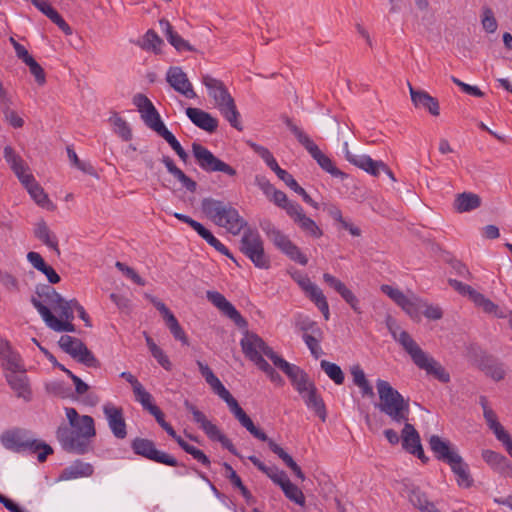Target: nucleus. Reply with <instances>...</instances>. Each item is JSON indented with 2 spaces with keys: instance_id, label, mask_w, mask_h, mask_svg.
Wrapping results in <instances>:
<instances>
[{
  "instance_id": "obj_1",
  "label": "nucleus",
  "mask_w": 512,
  "mask_h": 512,
  "mask_svg": "<svg viewBox=\"0 0 512 512\" xmlns=\"http://www.w3.org/2000/svg\"><path fill=\"white\" fill-rule=\"evenodd\" d=\"M201 208L216 225L226 228L233 235H238L248 225L229 202L208 197L202 200Z\"/></svg>"
},
{
  "instance_id": "obj_2",
  "label": "nucleus",
  "mask_w": 512,
  "mask_h": 512,
  "mask_svg": "<svg viewBox=\"0 0 512 512\" xmlns=\"http://www.w3.org/2000/svg\"><path fill=\"white\" fill-rule=\"evenodd\" d=\"M202 83L208 89L209 96L214 100L215 107L222 116L238 131L243 130L240 121V113L234 98L229 93L225 84L208 74L202 76Z\"/></svg>"
},
{
  "instance_id": "obj_3",
  "label": "nucleus",
  "mask_w": 512,
  "mask_h": 512,
  "mask_svg": "<svg viewBox=\"0 0 512 512\" xmlns=\"http://www.w3.org/2000/svg\"><path fill=\"white\" fill-rule=\"evenodd\" d=\"M197 365L199 367V371L201 375L205 378L206 382L210 385L211 389L215 394H217L221 399H223L229 407L230 412L234 415V417L239 421L241 426L247 429L253 436L264 437L261 433L256 430V426L254 425L251 418L246 414V412L240 407L237 400L231 395V393L225 388L222 382L218 379V377L213 373L210 367L201 361H197Z\"/></svg>"
},
{
  "instance_id": "obj_4",
  "label": "nucleus",
  "mask_w": 512,
  "mask_h": 512,
  "mask_svg": "<svg viewBox=\"0 0 512 512\" xmlns=\"http://www.w3.org/2000/svg\"><path fill=\"white\" fill-rule=\"evenodd\" d=\"M376 388L379 395L377 407L397 423L406 422L410 413L409 400L394 389L388 381L378 379Z\"/></svg>"
},
{
  "instance_id": "obj_5",
  "label": "nucleus",
  "mask_w": 512,
  "mask_h": 512,
  "mask_svg": "<svg viewBox=\"0 0 512 512\" xmlns=\"http://www.w3.org/2000/svg\"><path fill=\"white\" fill-rule=\"evenodd\" d=\"M282 119L289 130L297 138L298 142L308 151L311 157L324 171L333 177H340L342 179L347 176L334 165L333 161L325 155L313 140L301 128L295 125L288 116H283Z\"/></svg>"
},
{
  "instance_id": "obj_6",
  "label": "nucleus",
  "mask_w": 512,
  "mask_h": 512,
  "mask_svg": "<svg viewBox=\"0 0 512 512\" xmlns=\"http://www.w3.org/2000/svg\"><path fill=\"white\" fill-rule=\"evenodd\" d=\"M260 227L276 249L287 256L291 261L303 266L307 265L308 257L291 241L288 235L276 228L271 221L265 220L261 222Z\"/></svg>"
},
{
  "instance_id": "obj_7",
  "label": "nucleus",
  "mask_w": 512,
  "mask_h": 512,
  "mask_svg": "<svg viewBox=\"0 0 512 512\" xmlns=\"http://www.w3.org/2000/svg\"><path fill=\"white\" fill-rule=\"evenodd\" d=\"M240 251L259 269H269L271 259L266 254L264 242L256 229L247 228L240 240Z\"/></svg>"
},
{
  "instance_id": "obj_8",
  "label": "nucleus",
  "mask_w": 512,
  "mask_h": 512,
  "mask_svg": "<svg viewBox=\"0 0 512 512\" xmlns=\"http://www.w3.org/2000/svg\"><path fill=\"white\" fill-rule=\"evenodd\" d=\"M403 344L404 350L410 355L413 363L418 368L425 370L428 375H432L442 383H448L450 381V375L445 368L433 357L424 352L415 341H410V339L406 337V341L404 340Z\"/></svg>"
},
{
  "instance_id": "obj_9",
  "label": "nucleus",
  "mask_w": 512,
  "mask_h": 512,
  "mask_svg": "<svg viewBox=\"0 0 512 512\" xmlns=\"http://www.w3.org/2000/svg\"><path fill=\"white\" fill-rule=\"evenodd\" d=\"M185 407L192 413L193 420L199 424L200 428L204 431L210 440L220 442L223 448L227 449L236 457L241 458V455L231 440L226 435H224L215 424L209 421L203 412L198 410L197 407L191 404L189 401H185Z\"/></svg>"
},
{
  "instance_id": "obj_10",
  "label": "nucleus",
  "mask_w": 512,
  "mask_h": 512,
  "mask_svg": "<svg viewBox=\"0 0 512 512\" xmlns=\"http://www.w3.org/2000/svg\"><path fill=\"white\" fill-rule=\"evenodd\" d=\"M193 156L199 167L208 172H222L230 177L237 175L236 170L229 164L217 158L209 149L203 145L194 142L192 144Z\"/></svg>"
},
{
  "instance_id": "obj_11",
  "label": "nucleus",
  "mask_w": 512,
  "mask_h": 512,
  "mask_svg": "<svg viewBox=\"0 0 512 512\" xmlns=\"http://www.w3.org/2000/svg\"><path fill=\"white\" fill-rule=\"evenodd\" d=\"M131 448L136 455L144 457L148 460L164 464L171 467L184 466L172 455L158 450L155 443L146 438L137 437L131 442Z\"/></svg>"
},
{
  "instance_id": "obj_12",
  "label": "nucleus",
  "mask_w": 512,
  "mask_h": 512,
  "mask_svg": "<svg viewBox=\"0 0 512 512\" xmlns=\"http://www.w3.org/2000/svg\"><path fill=\"white\" fill-rule=\"evenodd\" d=\"M133 104L137 107L143 122L149 129L156 132L159 136L168 131L159 112L147 96L141 93L136 94L133 97Z\"/></svg>"
},
{
  "instance_id": "obj_13",
  "label": "nucleus",
  "mask_w": 512,
  "mask_h": 512,
  "mask_svg": "<svg viewBox=\"0 0 512 512\" xmlns=\"http://www.w3.org/2000/svg\"><path fill=\"white\" fill-rule=\"evenodd\" d=\"M56 437L62 448L68 453L83 455L91 450V441L82 440V436L68 425L59 426Z\"/></svg>"
},
{
  "instance_id": "obj_14",
  "label": "nucleus",
  "mask_w": 512,
  "mask_h": 512,
  "mask_svg": "<svg viewBox=\"0 0 512 512\" xmlns=\"http://www.w3.org/2000/svg\"><path fill=\"white\" fill-rule=\"evenodd\" d=\"M293 280L304 291L305 295L317 306L323 314L325 320L329 319V305L322 290L314 283L311 282L307 275L298 271L292 274Z\"/></svg>"
},
{
  "instance_id": "obj_15",
  "label": "nucleus",
  "mask_w": 512,
  "mask_h": 512,
  "mask_svg": "<svg viewBox=\"0 0 512 512\" xmlns=\"http://www.w3.org/2000/svg\"><path fill=\"white\" fill-rule=\"evenodd\" d=\"M206 297L209 302L218 308L225 316L231 319L238 327H247L248 323L246 319L221 293L217 291H207Z\"/></svg>"
},
{
  "instance_id": "obj_16",
  "label": "nucleus",
  "mask_w": 512,
  "mask_h": 512,
  "mask_svg": "<svg viewBox=\"0 0 512 512\" xmlns=\"http://www.w3.org/2000/svg\"><path fill=\"white\" fill-rule=\"evenodd\" d=\"M1 443L5 448L20 453L35 445V439L28 437V432L25 430L13 429L2 433Z\"/></svg>"
},
{
  "instance_id": "obj_17",
  "label": "nucleus",
  "mask_w": 512,
  "mask_h": 512,
  "mask_svg": "<svg viewBox=\"0 0 512 512\" xmlns=\"http://www.w3.org/2000/svg\"><path fill=\"white\" fill-rule=\"evenodd\" d=\"M428 442L434 457L445 464L455 463V459L460 456L455 445L438 435L430 436Z\"/></svg>"
},
{
  "instance_id": "obj_18",
  "label": "nucleus",
  "mask_w": 512,
  "mask_h": 512,
  "mask_svg": "<svg viewBox=\"0 0 512 512\" xmlns=\"http://www.w3.org/2000/svg\"><path fill=\"white\" fill-rule=\"evenodd\" d=\"M166 81L186 98L192 99L197 96L186 73L180 67H170L166 74Z\"/></svg>"
},
{
  "instance_id": "obj_19",
  "label": "nucleus",
  "mask_w": 512,
  "mask_h": 512,
  "mask_svg": "<svg viewBox=\"0 0 512 512\" xmlns=\"http://www.w3.org/2000/svg\"><path fill=\"white\" fill-rule=\"evenodd\" d=\"M103 412L113 435L118 439H124L127 436V429L123 409L107 403L103 406Z\"/></svg>"
},
{
  "instance_id": "obj_20",
  "label": "nucleus",
  "mask_w": 512,
  "mask_h": 512,
  "mask_svg": "<svg viewBox=\"0 0 512 512\" xmlns=\"http://www.w3.org/2000/svg\"><path fill=\"white\" fill-rule=\"evenodd\" d=\"M31 303L37 309V311L42 316L43 320L47 324V326L53 329L56 332H75V326L68 320H59L56 318L49 308L45 306L41 301H39L36 297L31 298Z\"/></svg>"
},
{
  "instance_id": "obj_21",
  "label": "nucleus",
  "mask_w": 512,
  "mask_h": 512,
  "mask_svg": "<svg viewBox=\"0 0 512 512\" xmlns=\"http://www.w3.org/2000/svg\"><path fill=\"white\" fill-rule=\"evenodd\" d=\"M345 157L353 165L371 174L372 176H379L381 168H385L383 161L373 160L368 155H355L348 150V144L345 143Z\"/></svg>"
},
{
  "instance_id": "obj_22",
  "label": "nucleus",
  "mask_w": 512,
  "mask_h": 512,
  "mask_svg": "<svg viewBox=\"0 0 512 512\" xmlns=\"http://www.w3.org/2000/svg\"><path fill=\"white\" fill-rule=\"evenodd\" d=\"M6 381L10 388L16 393L18 398H22L29 402L32 398V391L29 384V379L22 369L19 372H10L5 375Z\"/></svg>"
},
{
  "instance_id": "obj_23",
  "label": "nucleus",
  "mask_w": 512,
  "mask_h": 512,
  "mask_svg": "<svg viewBox=\"0 0 512 512\" xmlns=\"http://www.w3.org/2000/svg\"><path fill=\"white\" fill-rule=\"evenodd\" d=\"M407 85L411 101L416 108H424L433 116H438L440 114L439 102L435 97H432L424 90H416L410 82H408Z\"/></svg>"
},
{
  "instance_id": "obj_24",
  "label": "nucleus",
  "mask_w": 512,
  "mask_h": 512,
  "mask_svg": "<svg viewBox=\"0 0 512 512\" xmlns=\"http://www.w3.org/2000/svg\"><path fill=\"white\" fill-rule=\"evenodd\" d=\"M240 344L243 353L251 361L264 354L266 348H269L260 336L252 332H246Z\"/></svg>"
},
{
  "instance_id": "obj_25",
  "label": "nucleus",
  "mask_w": 512,
  "mask_h": 512,
  "mask_svg": "<svg viewBox=\"0 0 512 512\" xmlns=\"http://www.w3.org/2000/svg\"><path fill=\"white\" fill-rule=\"evenodd\" d=\"M186 115L194 125L208 133H213L218 128V120L202 109L189 107Z\"/></svg>"
},
{
  "instance_id": "obj_26",
  "label": "nucleus",
  "mask_w": 512,
  "mask_h": 512,
  "mask_svg": "<svg viewBox=\"0 0 512 512\" xmlns=\"http://www.w3.org/2000/svg\"><path fill=\"white\" fill-rule=\"evenodd\" d=\"M160 28L164 33L167 41L178 51H190L194 52L196 49L189 44L188 41L183 39L176 31H174L170 22L166 19H161L159 21Z\"/></svg>"
},
{
  "instance_id": "obj_27",
  "label": "nucleus",
  "mask_w": 512,
  "mask_h": 512,
  "mask_svg": "<svg viewBox=\"0 0 512 512\" xmlns=\"http://www.w3.org/2000/svg\"><path fill=\"white\" fill-rule=\"evenodd\" d=\"M34 236L47 247L60 255L57 236L50 230L47 223L41 219L34 226Z\"/></svg>"
},
{
  "instance_id": "obj_28",
  "label": "nucleus",
  "mask_w": 512,
  "mask_h": 512,
  "mask_svg": "<svg viewBox=\"0 0 512 512\" xmlns=\"http://www.w3.org/2000/svg\"><path fill=\"white\" fill-rule=\"evenodd\" d=\"M308 408L313 409L316 415L322 420H326V408L323 399L318 394L315 385H311L303 394H300Z\"/></svg>"
},
{
  "instance_id": "obj_29",
  "label": "nucleus",
  "mask_w": 512,
  "mask_h": 512,
  "mask_svg": "<svg viewBox=\"0 0 512 512\" xmlns=\"http://www.w3.org/2000/svg\"><path fill=\"white\" fill-rule=\"evenodd\" d=\"M452 472L456 476L457 484L460 487L470 488L473 485V478L469 471L468 464L463 460L461 455L455 459L454 462H450L447 464Z\"/></svg>"
},
{
  "instance_id": "obj_30",
  "label": "nucleus",
  "mask_w": 512,
  "mask_h": 512,
  "mask_svg": "<svg viewBox=\"0 0 512 512\" xmlns=\"http://www.w3.org/2000/svg\"><path fill=\"white\" fill-rule=\"evenodd\" d=\"M472 302L479 308L483 310V312L493 315L497 318H508L510 319V315L512 311L506 310L504 308L499 307L497 304L492 302L490 299L486 298L483 294L477 293L474 295Z\"/></svg>"
},
{
  "instance_id": "obj_31",
  "label": "nucleus",
  "mask_w": 512,
  "mask_h": 512,
  "mask_svg": "<svg viewBox=\"0 0 512 512\" xmlns=\"http://www.w3.org/2000/svg\"><path fill=\"white\" fill-rule=\"evenodd\" d=\"M481 206V198L472 192L457 194L454 200V208L457 212H469Z\"/></svg>"
},
{
  "instance_id": "obj_32",
  "label": "nucleus",
  "mask_w": 512,
  "mask_h": 512,
  "mask_svg": "<svg viewBox=\"0 0 512 512\" xmlns=\"http://www.w3.org/2000/svg\"><path fill=\"white\" fill-rule=\"evenodd\" d=\"M93 474V466L89 463H84L80 460H76L72 465L63 469L59 479L70 480L79 477H89Z\"/></svg>"
},
{
  "instance_id": "obj_33",
  "label": "nucleus",
  "mask_w": 512,
  "mask_h": 512,
  "mask_svg": "<svg viewBox=\"0 0 512 512\" xmlns=\"http://www.w3.org/2000/svg\"><path fill=\"white\" fill-rule=\"evenodd\" d=\"M256 430L259 433H261L262 435H264V437L263 438L261 436L260 437L254 436V437L257 438L258 440L267 442L269 449L273 453H275L285 463V465L289 469H291V471H294L295 469H297L299 467V465L294 461V459L282 447H280L277 443H275L272 439H270L266 435L265 432H263L262 430H260L257 427H256Z\"/></svg>"
},
{
  "instance_id": "obj_34",
  "label": "nucleus",
  "mask_w": 512,
  "mask_h": 512,
  "mask_svg": "<svg viewBox=\"0 0 512 512\" xmlns=\"http://www.w3.org/2000/svg\"><path fill=\"white\" fill-rule=\"evenodd\" d=\"M29 181V185L25 188L27 189L32 199L39 206L46 208L49 211L55 210L56 206L49 200L48 195L45 193L44 189L40 186L36 179L30 178Z\"/></svg>"
},
{
  "instance_id": "obj_35",
  "label": "nucleus",
  "mask_w": 512,
  "mask_h": 512,
  "mask_svg": "<svg viewBox=\"0 0 512 512\" xmlns=\"http://www.w3.org/2000/svg\"><path fill=\"white\" fill-rule=\"evenodd\" d=\"M284 373L290 378L299 394L305 393V391L313 385V383L308 380V375L296 365L292 364L291 369L286 370Z\"/></svg>"
},
{
  "instance_id": "obj_36",
  "label": "nucleus",
  "mask_w": 512,
  "mask_h": 512,
  "mask_svg": "<svg viewBox=\"0 0 512 512\" xmlns=\"http://www.w3.org/2000/svg\"><path fill=\"white\" fill-rule=\"evenodd\" d=\"M351 375L353 378V383L360 389L362 396L373 398L375 395L373 387L367 380L366 375L360 365H354L351 368Z\"/></svg>"
},
{
  "instance_id": "obj_37",
  "label": "nucleus",
  "mask_w": 512,
  "mask_h": 512,
  "mask_svg": "<svg viewBox=\"0 0 512 512\" xmlns=\"http://www.w3.org/2000/svg\"><path fill=\"white\" fill-rule=\"evenodd\" d=\"M480 405L483 408V416H484L489 428L491 430H493L496 438H500L502 433H506L507 431L498 422L497 416H496L495 412L489 407L485 396L480 397Z\"/></svg>"
},
{
  "instance_id": "obj_38",
  "label": "nucleus",
  "mask_w": 512,
  "mask_h": 512,
  "mask_svg": "<svg viewBox=\"0 0 512 512\" xmlns=\"http://www.w3.org/2000/svg\"><path fill=\"white\" fill-rule=\"evenodd\" d=\"M425 306V300L417 296L407 297L400 307L415 321L421 320L422 309Z\"/></svg>"
},
{
  "instance_id": "obj_39",
  "label": "nucleus",
  "mask_w": 512,
  "mask_h": 512,
  "mask_svg": "<svg viewBox=\"0 0 512 512\" xmlns=\"http://www.w3.org/2000/svg\"><path fill=\"white\" fill-rule=\"evenodd\" d=\"M421 445L420 435L410 423H405L402 430V446L411 453V450Z\"/></svg>"
},
{
  "instance_id": "obj_40",
  "label": "nucleus",
  "mask_w": 512,
  "mask_h": 512,
  "mask_svg": "<svg viewBox=\"0 0 512 512\" xmlns=\"http://www.w3.org/2000/svg\"><path fill=\"white\" fill-rule=\"evenodd\" d=\"M410 502L422 512H441L434 503L430 502L420 489H413L409 496Z\"/></svg>"
},
{
  "instance_id": "obj_41",
  "label": "nucleus",
  "mask_w": 512,
  "mask_h": 512,
  "mask_svg": "<svg viewBox=\"0 0 512 512\" xmlns=\"http://www.w3.org/2000/svg\"><path fill=\"white\" fill-rule=\"evenodd\" d=\"M69 426L82 436V440H90L96 434L94 419L89 415L81 416V420L77 421L75 426Z\"/></svg>"
},
{
  "instance_id": "obj_42",
  "label": "nucleus",
  "mask_w": 512,
  "mask_h": 512,
  "mask_svg": "<svg viewBox=\"0 0 512 512\" xmlns=\"http://www.w3.org/2000/svg\"><path fill=\"white\" fill-rule=\"evenodd\" d=\"M137 45L143 50L159 53L160 48L163 45V40L153 29H149L143 38L137 42Z\"/></svg>"
},
{
  "instance_id": "obj_43",
  "label": "nucleus",
  "mask_w": 512,
  "mask_h": 512,
  "mask_svg": "<svg viewBox=\"0 0 512 512\" xmlns=\"http://www.w3.org/2000/svg\"><path fill=\"white\" fill-rule=\"evenodd\" d=\"M58 343L60 348L74 359L78 356L79 352H81L84 345V342L80 339L69 335L61 336Z\"/></svg>"
},
{
  "instance_id": "obj_44",
  "label": "nucleus",
  "mask_w": 512,
  "mask_h": 512,
  "mask_svg": "<svg viewBox=\"0 0 512 512\" xmlns=\"http://www.w3.org/2000/svg\"><path fill=\"white\" fill-rule=\"evenodd\" d=\"M11 100L5 97L0 101V109L4 115L5 121H7L13 128H21L24 125V120L10 108Z\"/></svg>"
},
{
  "instance_id": "obj_45",
  "label": "nucleus",
  "mask_w": 512,
  "mask_h": 512,
  "mask_svg": "<svg viewBox=\"0 0 512 512\" xmlns=\"http://www.w3.org/2000/svg\"><path fill=\"white\" fill-rule=\"evenodd\" d=\"M251 147L265 161V163L268 165V167L276 173L277 176H279L281 174V172L284 171V169H282L278 165L273 154L267 148L257 145L255 143H252Z\"/></svg>"
},
{
  "instance_id": "obj_46",
  "label": "nucleus",
  "mask_w": 512,
  "mask_h": 512,
  "mask_svg": "<svg viewBox=\"0 0 512 512\" xmlns=\"http://www.w3.org/2000/svg\"><path fill=\"white\" fill-rule=\"evenodd\" d=\"M2 360V367L10 372H19L23 368L21 356L13 349L0 357Z\"/></svg>"
},
{
  "instance_id": "obj_47",
  "label": "nucleus",
  "mask_w": 512,
  "mask_h": 512,
  "mask_svg": "<svg viewBox=\"0 0 512 512\" xmlns=\"http://www.w3.org/2000/svg\"><path fill=\"white\" fill-rule=\"evenodd\" d=\"M204 240L207 241L212 247H214L221 254L229 257L233 261H235L233 255L230 253L229 249L221 243L208 229L204 226L197 232Z\"/></svg>"
},
{
  "instance_id": "obj_48",
  "label": "nucleus",
  "mask_w": 512,
  "mask_h": 512,
  "mask_svg": "<svg viewBox=\"0 0 512 512\" xmlns=\"http://www.w3.org/2000/svg\"><path fill=\"white\" fill-rule=\"evenodd\" d=\"M281 489L289 500L293 501L299 506L305 505V496L303 492L295 484H293L289 478L283 483Z\"/></svg>"
},
{
  "instance_id": "obj_49",
  "label": "nucleus",
  "mask_w": 512,
  "mask_h": 512,
  "mask_svg": "<svg viewBox=\"0 0 512 512\" xmlns=\"http://www.w3.org/2000/svg\"><path fill=\"white\" fill-rule=\"evenodd\" d=\"M482 458L484 461L494 467L502 471L505 467H509L508 459L500 453H497L492 450H484L482 452Z\"/></svg>"
},
{
  "instance_id": "obj_50",
  "label": "nucleus",
  "mask_w": 512,
  "mask_h": 512,
  "mask_svg": "<svg viewBox=\"0 0 512 512\" xmlns=\"http://www.w3.org/2000/svg\"><path fill=\"white\" fill-rule=\"evenodd\" d=\"M321 369L327 374V376L335 382L337 385H341L344 382V373L339 365L331 363L327 360L320 362Z\"/></svg>"
},
{
  "instance_id": "obj_51",
  "label": "nucleus",
  "mask_w": 512,
  "mask_h": 512,
  "mask_svg": "<svg viewBox=\"0 0 512 512\" xmlns=\"http://www.w3.org/2000/svg\"><path fill=\"white\" fill-rule=\"evenodd\" d=\"M297 224L305 234L313 238H320L323 235V231L316 224V222L305 214L301 216Z\"/></svg>"
},
{
  "instance_id": "obj_52",
  "label": "nucleus",
  "mask_w": 512,
  "mask_h": 512,
  "mask_svg": "<svg viewBox=\"0 0 512 512\" xmlns=\"http://www.w3.org/2000/svg\"><path fill=\"white\" fill-rule=\"evenodd\" d=\"M164 321L167 328L170 330L171 334L177 341H180L183 345H189L188 337L174 315L170 316Z\"/></svg>"
},
{
  "instance_id": "obj_53",
  "label": "nucleus",
  "mask_w": 512,
  "mask_h": 512,
  "mask_svg": "<svg viewBox=\"0 0 512 512\" xmlns=\"http://www.w3.org/2000/svg\"><path fill=\"white\" fill-rule=\"evenodd\" d=\"M36 294L44 298L53 308L62 301V296L51 286L42 285L37 287Z\"/></svg>"
},
{
  "instance_id": "obj_54",
  "label": "nucleus",
  "mask_w": 512,
  "mask_h": 512,
  "mask_svg": "<svg viewBox=\"0 0 512 512\" xmlns=\"http://www.w3.org/2000/svg\"><path fill=\"white\" fill-rule=\"evenodd\" d=\"M386 325L391 333L392 337L395 341L399 342V344L404 348V339L406 340V337L410 339V341H415L411 335L404 330H401L398 324L396 323L395 319H393L391 316H388L386 319Z\"/></svg>"
},
{
  "instance_id": "obj_55",
  "label": "nucleus",
  "mask_w": 512,
  "mask_h": 512,
  "mask_svg": "<svg viewBox=\"0 0 512 512\" xmlns=\"http://www.w3.org/2000/svg\"><path fill=\"white\" fill-rule=\"evenodd\" d=\"M110 121L114 126L115 133L119 137H121L124 141H129L132 139V130L122 117L115 114L114 117L110 118Z\"/></svg>"
},
{
  "instance_id": "obj_56",
  "label": "nucleus",
  "mask_w": 512,
  "mask_h": 512,
  "mask_svg": "<svg viewBox=\"0 0 512 512\" xmlns=\"http://www.w3.org/2000/svg\"><path fill=\"white\" fill-rule=\"evenodd\" d=\"M134 393V396H135V400L137 402H139L143 409L148 411L149 413L155 409L156 407H158L157 405L153 404V397L152 395L145 390V388L143 387V385H139V387H137V389H135L133 391Z\"/></svg>"
},
{
  "instance_id": "obj_57",
  "label": "nucleus",
  "mask_w": 512,
  "mask_h": 512,
  "mask_svg": "<svg viewBox=\"0 0 512 512\" xmlns=\"http://www.w3.org/2000/svg\"><path fill=\"white\" fill-rule=\"evenodd\" d=\"M179 446L186 453L190 454L195 460L200 462L202 465H204L206 467L210 466L211 462H210L209 458L206 456V454L202 450L194 447L193 445H190L186 441H179Z\"/></svg>"
},
{
  "instance_id": "obj_58",
  "label": "nucleus",
  "mask_w": 512,
  "mask_h": 512,
  "mask_svg": "<svg viewBox=\"0 0 512 512\" xmlns=\"http://www.w3.org/2000/svg\"><path fill=\"white\" fill-rule=\"evenodd\" d=\"M296 327L304 333L311 331V333L317 335L319 338H322L323 332L321 328L318 327L315 321H312L308 317L299 316L296 321Z\"/></svg>"
},
{
  "instance_id": "obj_59",
  "label": "nucleus",
  "mask_w": 512,
  "mask_h": 512,
  "mask_svg": "<svg viewBox=\"0 0 512 512\" xmlns=\"http://www.w3.org/2000/svg\"><path fill=\"white\" fill-rule=\"evenodd\" d=\"M481 24L487 33H494L497 30L498 23L491 8H483Z\"/></svg>"
},
{
  "instance_id": "obj_60",
  "label": "nucleus",
  "mask_w": 512,
  "mask_h": 512,
  "mask_svg": "<svg viewBox=\"0 0 512 512\" xmlns=\"http://www.w3.org/2000/svg\"><path fill=\"white\" fill-rule=\"evenodd\" d=\"M78 362L90 368H99L100 361L95 357L91 350L84 344L81 352H79L78 356L75 358Z\"/></svg>"
},
{
  "instance_id": "obj_61",
  "label": "nucleus",
  "mask_w": 512,
  "mask_h": 512,
  "mask_svg": "<svg viewBox=\"0 0 512 512\" xmlns=\"http://www.w3.org/2000/svg\"><path fill=\"white\" fill-rule=\"evenodd\" d=\"M167 143L171 146V148L176 152V154L179 156V158L186 162L188 159L187 152L183 149L179 141L175 138V136L168 130L166 133H164L162 136Z\"/></svg>"
},
{
  "instance_id": "obj_62",
  "label": "nucleus",
  "mask_w": 512,
  "mask_h": 512,
  "mask_svg": "<svg viewBox=\"0 0 512 512\" xmlns=\"http://www.w3.org/2000/svg\"><path fill=\"white\" fill-rule=\"evenodd\" d=\"M25 64L29 67L30 73L34 76L35 81L39 85H44L46 82V74L40 64L34 58L29 59Z\"/></svg>"
},
{
  "instance_id": "obj_63",
  "label": "nucleus",
  "mask_w": 512,
  "mask_h": 512,
  "mask_svg": "<svg viewBox=\"0 0 512 512\" xmlns=\"http://www.w3.org/2000/svg\"><path fill=\"white\" fill-rule=\"evenodd\" d=\"M449 285L454 288L459 294L463 296H468L469 299L472 301L474 298V295L478 293L474 288H472L470 285L464 284L458 280L455 279H449L448 280Z\"/></svg>"
},
{
  "instance_id": "obj_64",
  "label": "nucleus",
  "mask_w": 512,
  "mask_h": 512,
  "mask_svg": "<svg viewBox=\"0 0 512 512\" xmlns=\"http://www.w3.org/2000/svg\"><path fill=\"white\" fill-rule=\"evenodd\" d=\"M381 291L387 295L391 300H393L399 307L406 298V295L399 290L398 288H394L388 284H383L380 287Z\"/></svg>"
}]
</instances>
